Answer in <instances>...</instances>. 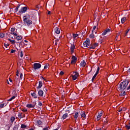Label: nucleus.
Segmentation results:
<instances>
[{
    "label": "nucleus",
    "instance_id": "obj_30",
    "mask_svg": "<svg viewBox=\"0 0 130 130\" xmlns=\"http://www.w3.org/2000/svg\"><path fill=\"white\" fill-rule=\"evenodd\" d=\"M18 128H19V125H15L13 127V130L18 129Z\"/></svg>",
    "mask_w": 130,
    "mask_h": 130
},
{
    "label": "nucleus",
    "instance_id": "obj_38",
    "mask_svg": "<svg viewBox=\"0 0 130 130\" xmlns=\"http://www.w3.org/2000/svg\"><path fill=\"white\" fill-rule=\"evenodd\" d=\"M19 11V8H18L17 7H16L15 8V9L14 10V13H17V12Z\"/></svg>",
    "mask_w": 130,
    "mask_h": 130
},
{
    "label": "nucleus",
    "instance_id": "obj_62",
    "mask_svg": "<svg viewBox=\"0 0 130 130\" xmlns=\"http://www.w3.org/2000/svg\"><path fill=\"white\" fill-rule=\"evenodd\" d=\"M16 76H17V77H19V72H18V71L17 72Z\"/></svg>",
    "mask_w": 130,
    "mask_h": 130
},
{
    "label": "nucleus",
    "instance_id": "obj_27",
    "mask_svg": "<svg viewBox=\"0 0 130 130\" xmlns=\"http://www.w3.org/2000/svg\"><path fill=\"white\" fill-rule=\"evenodd\" d=\"M5 106H7V104H1L0 105V108H4V107H5Z\"/></svg>",
    "mask_w": 130,
    "mask_h": 130
},
{
    "label": "nucleus",
    "instance_id": "obj_35",
    "mask_svg": "<svg viewBox=\"0 0 130 130\" xmlns=\"http://www.w3.org/2000/svg\"><path fill=\"white\" fill-rule=\"evenodd\" d=\"M18 117H19L20 118H23V116L22 115L21 113H19L18 115Z\"/></svg>",
    "mask_w": 130,
    "mask_h": 130
},
{
    "label": "nucleus",
    "instance_id": "obj_46",
    "mask_svg": "<svg viewBox=\"0 0 130 130\" xmlns=\"http://www.w3.org/2000/svg\"><path fill=\"white\" fill-rule=\"evenodd\" d=\"M93 44L94 46H95V48H96V46H98V43H95Z\"/></svg>",
    "mask_w": 130,
    "mask_h": 130
},
{
    "label": "nucleus",
    "instance_id": "obj_56",
    "mask_svg": "<svg viewBox=\"0 0 130 130\" xmlns=\"http://www.w3.org/2000/svg\"><path fill=\"white\" fill-rule=\"evenodd\" d=\"M20 6H21V5L18 4V5H17V6L16 7V8H17L19 9V8H20Z\"/></svg>",
    "mask_w": 130,
    "mask_h": 130
},
{
    "label": "nucleus",
    "instance_id": "obj_8",
    "mask_svg": "<svg viewBox=\"0 0 130 130\" xmlns=\"http://www.w3.org/2000/svg\"><path fill=\"white\" fill-rule=\"evenodd\" d=\"M77 59H78V58H77L75 56L73 55L72 57V60L71 62V64H73L74 63H76Z\"/></svg>",
    "mask_w": 130,
    "mask_h": 130
},
{
    "label": "nucleus",
    "instance_id": "obj_48",
    "mask_svg": "<svg viewBox=\"0 0 130 130\" xmlns=\"http://www.w3.org/2000/svg\"><path fill=\"white\" fill-rule=\"evenodd\" d=\"M22 111H23V112H27V111H28V110H27V109H23L22 110Z\"/></svg>",
    "mask_w": 130,
    "mask_h": 130
},
{
    "label": "nucleus",
    "instance_id": "obj_4",
    "mask_svg": "<svg viewBox=\"0 0 130 130\" xmlns=\"http://www.w3.org/2000/svg\"><path fill=\"white\" fill-rule=\"evenodd\" d=\"M41 68V64L39 63H34L33 69L36 71V70H39Z\"/></svg>",
    "mask_w": 130,
    "mask_h": 130
},
{
    "label": "nucleus",
    "instance_id": "obj_12",
    "mask_svg": "<svg viewBox=\"0 0 130 130\" xmlns=\"http://www.w3.org/2000/svg\"><path fill=\"white\" fill-rule=\"evenodd\" d=\"M43 85V83H42V81H39V86L37 87V89H41V87Z\"/></svg>",
    "mask_w": 130,
    "mask_h": 130
},
{
    "label": "nucleus",
    "instance_id": "obj_51",
    "mask_svg": "<svg viewBox=\"0 0 130 130\" xmlns=\"http://www.w3.org/2000/svg\"><path fill=\"white\" fill-rule=\"evenodd\" d=\"M63 74H64L63 72L61 71V72H60L59 75H60V76H62V75H63Z\"/></svg>",
    "mask_w": 130,
    "mask_h": 130
},
{
    "label": "nucleus",
    "instance_id": "obj_36",
    "mask_svg": "<svg viewBox=\"0 0 130 130\" xmlns=\"http://www.w3.org/2000/svg\"><path fill=\"white\" fill-rule=\"evenodd\" d=\"M99 71H100V68H99V67H98V69L96 70V72L95 73L96 74H99Z\"/></svg>",
    "mask_w": 130,
    "mask_h": 130
},
{
    "label": "nucleus",
    "instance_id": "obj_63",
    "mask_svg": "<svg viewBox=\"0 0 130 130\" xmlns=\"http://www.w3.org/2000/svg\"><path fill=\"white\" fill-rule=\"evenodd\" d=\"M127 72L130 73V68L128 69Z\"/></svg>",
    "mask_w": 130,
    "mask_h": 130
},
{
    "label": "nucleus",
    "instance_id": "obj_42",
    "mask_svg": "<svg viewBox=\"0 0 130 130\" xmlns=\"http://www.w3.org/2000/svg\"><path fill=\"white\" fill-rule=\"evenodd\" d=\"M15 52H16V50H11V53H15Z\"/></svg>",
    "mask_w": 130,
    "mask_h": 130
},
{
    "label": "nucleus",
    "instance_id": "obj_21",
    "mask_svg": "<svg viewBox=\"0 0 130 130\" xmlns=\"http://www.w3.org/2000/svg\"><path fill=\"white\" fill-rule=\"evenodd\" d=\"M17 97V94L13 96L12 98H11L10 99L8 100V101H12V100H13V99H15Z\"/></svg>",
    "mask_w": 130,
    "mask_h": 130
},
{
    "label": "nucleus",
    "instance_id": "obj_14",
    "mask_svg": "<svg viewBox=\"0 0 130 130\" xmlns=\"http://www.w3.org/2000/svg\"><path fill=\"white\" fill-rule=\"evenodd\" d=\"M31 95L35 99L38 98V95H37L36 92H31Z\"/></svg>",
    "mask_w": 130,
    "mask_h": 130
},
{
    "label": "nucleus",
    "instance_id": "obj_55",
    "mask_svg": "<svg viewBox=\"0 0 130 130\" xmlns=\"http://www.w3.org/2000/svg\"><path fill=\"white\" fill-rule=\"evenodd\" d=\"M43 130H48V127H45V128H43Z\"/></svg>",
    "mask_w": 130,
    "mask_h": 130
},
{
    "label": "nucleus",
    "instance_id": "obj_26",
    "mask_svg": "<svg viewBox=\"0 0 130 130\" xmlns=\"http://www.w3.org/2000/svg\"><path fill=\"white\" fill-rule=\"evenodd\" d=\"M97 75H98V73H96L94 75V76H93L91 81L92 82H93L94 80L95 79V78H96V77H97Z\"/></svg>",
    "mask_w": 130,
    "mask_h": 130
},
{
    "label": "nucleus",
    "instance_id": "obj_15",
    "mask_svg": "<svg viewBox=\"0 0 130 130\" xmlns=\"http://www.w3.org/2000/svg\"><path fill=\"white\" fill-rule=\"evenodd\" d=\"M81 116L82 118L86 119V114L85 113V112L83 111L81 112Z\"/></svg>",
    "mask_w": 130,
    "mask_h": 130
},
{
    "label": "nucleus",
    "instance_id": "obj_57",
    "mask_svg": "<svg viewBox=\"0 0 130 130\" xmlns=\"http://www.w3.org/2000/svg\"><path fill=\"white\" fill-rule=\"evenodd\" d=\"M95 29H96V26L95 25H94V26H93V28H92V30H95Z\"/></svg>",
    "mask_w": 130,
    "mask_h": 130
},
{
    "label": "nucleus",
    "instance_id": "obj_17",
    "mask_svg": "<svg viewBox=\"0 0 130 130\" xmlns=\"http://www.w3.org/2000/svg\"><path fill=\"white\" fill-rule=\"evenodd\" d=\"M126 20V17H122L121 19V22L122 24H124V22Z\"/></svg>",
    "mask_w": 130,
    "mask_h": 130
},
{
    "label": "nucleus",
    "instance_id": "obj_2",
    "mask_svg": "<svg viewBox=\"0 0 130 130\" xmlns=\"http://www.w3.org/2000/svg\"><path fill=\"white\" fill-rule=\"evenodd\" d=\"M23 21L26 24L27 26H30V25H32V20H30V15H28V16H23Z\"/></svg>",
    "mask_w": 130,
    "mask_h": 130
},
{
    "label": "nucleus",
    "instance_id": "obj_25",
    "mask_svg": "<svg viewBox=\"0 0 130 130\" xmlns=\"http://www.w3.org/2000/svg\"><path fill=\"white\" fill-rule=\"evenodd\" d=\"M89 48V49H95V48L93 44L92 45H90Z\"/></svg>",
    "mask_w": 130,
    "mask_h": 130
},
{
    "label": "nucleus",
    "instance_id": "obj_49",
    "mask_svg": "<svg viewBox=\"0 0 130 130\" xmlns=\"http://www.w3.org/2000/svg\"><path fill=\"white\" fill-rule=\"evenodd\" d=\"M130 90V85L128 86V87H126V91H128Z\"/></svg>",
    "mask_w": 130,
    "mask_h": 130
},
{
    "label": "nucleus",
    "instance_id": "obj_52",
    "mask_svg": "<svg viewBox=\"0 0 130 130\" xmlns=\"http://www.w3.org/2000/svg\"><path fill=\"white\" fill-rule=\"evenodd\" d=\"M65 5H67V6H70V3L69 2H66Z\"/></svg>",
    "mask_w": 130,
    "mask_h": 130
},
{
    "label": "nucleus",
    "instance_id": "obj_58",
    "mask_svg": "<svg viewBox=\"0 0 130 130\" xmlns=\"http://www.w3.org/2000/svg\"><path fill=\"white\" fill-rule=\"evenodd\" d=\"M121 111H122V109H120L118 111V112H121Z\"/></svg>",
    "mask_w": 130,
    "mask_h": 130
},
{
    "label": "nucleus",
    "instance_id": "obj_16",
    "mask_svg": "<svg viewBox=\"0 0 130 130\" xmlns=\"http://www.w3.org/2000/svg\"><path fill=\"white\" fill-rule=\"evenodd\" d=\"M55 32L56 34H59L60 33V30H59V28L56 27L55 28Z\"/></svg>",
    "mask_w": 130,
    "mask_h": 130
},
{
    "label": "nucleus",
    "instance_id": "obj_50",
    "mask_svg": "<svg viewBox=\"0 0 130 130\" xmlns=\"http://www.w3.org/2000/svg\"><path fill=\"white\" fill-rule=\"evenodd\" d=\"M38 105L39 106H42V103L39 102Z\"/></svg>",
    "mask_w": 130,
    "mask_h": 130
},
{
    "label": "nucleus",
    "instance_id": "obj_54",
    "mask_svg": "<svg viewBox=\"0 0 130 130\" xmlns=\"http://www.w3.org/2000/svg\"><path fill=\"white\" fill-rule=\"evenodd\" d=\"M18 77H15V81L16 82H18Z\"/></svg>",
    "mask_w": 130,
    "mask_h": 130
},
{
    "label": "nucleus",
    "instance_id": "obj_39",
    "mask_svg": "<svg viewBox=\"0 0 130 130\" xmlns=\"http://www.w3.org/2000/svg\"><path fill=\"white\" fill-rule=\"evenodd\" d=\"M4 46H5V47H6V48H8V46H9V45H10V44H6V43H4Z\"/></svg>",
    "mask_w": 130,
    "mask_h": 130
},
{
    "label": "nucleus",
    "instance_id": "obj_59",
    "mask_svg": "<svg viewBox=\"0 0 130 130\" xmlns=\"http://www.w3.org/2000/svg\"><path fill=\"white\" fill-rule=\"evenodd\" d=\"M69 37H71V38H70V40H71L72 39V35L71 34H69Z\"/></svg>",
    "mask_w": 130,
    "mask_h": 130
},
{
    "label": "nucleus",
    "instance_id": "obj_23",
    "mask_svg": "<svg viewBox=\"0 0 130 130\" xmlns=\"http://www.w3.org/2000/svg\"><path fill=\"white\" fill-rule=\"evenodd\" d=\"M73 36L74 38V41H75V39H76V38L79 36V34H73Z\"/></svg>",
    "mask_w": 130,
    "mask_h": 130
},
{
    "label": "nucleus",
    "instance_id": "obj_41",
    "mask_svg": "<svg viewBox=\"0 0 130 130\" xmlns=\"http://www.w3.org/2000/svg\"><path fill=\"white\" fill-rule=\"evenodd\" d=\"M69 130H77V129H76V127H75V128L74 129V128H73L72 127H70Z\"/></svg>",
    "mask_w": 130,
    "mask_h": 130
},
{
    "label": "nucleus",
    "instance_id": "obj_33",
    "mask_svg": "<svg viewBox=\"0 0 130 130\" xmlns=\"http://www.w3.org/2000/svg\"><path fill=\"white\" fill-rule=\"evenodd\" d=\"M37 123L39 124V125H41V124H42V121L38 120L37 121Z\"/></svg>",
    "mask_w": 130,
    "mask_h": 130
},
{
    "label": "nucleus",
    "instance_id": "obj_29",
    "mask_svg": "<svg viewBox=\"0 0 130 130\" xmlns=\"http://www.w3.org/2000/svg\"><path fill=\"white\" fill-rule=\"evenodd\" d=\"M27 127V125H25L24 124H22L21 125V128H26Z\"/></svg>",
    "mask_w": 130,
    "mask_h": 130
},
{
    "label": "nucleus",
    "instance_id": "obj_40",
    "mask_svg": "<svg viewBox=\"0 0 130 130\" xmlns=\"http://www.w3.org/2000/svg\"><path fill=\"white\" fill-rule=\"evenodd\" d=\"M12 35H14V36H18V34H17L16 32H12L11 33Z\"/></svg>",
    "mask_w": 130,
    "mask_h": 130
},
{
    "label": "nucleus",
    "instance_id": "obj_43",
    "mask_svg": "<svg viewBox=\"0 0 130 130\" xmlns=\"http://www.w3.org/2000/svg\"><path fill=\"white\" fill-rule=\"evenodd\" d=\"M20 57H23V51H20Z\"/></svg>",
    "mask_w": 130,
    "mask_h": 130
},
{
    "label": "nucleus",
    "instance_id": "obj_32",
    "mask_svg": "<svg viewBox=\"0 0 130 130\" xmlns=\"http://www.w3.org/2000/svg\"><path fill=\"white\" fill-rule=\"evenodd\" d=\"M73 76L74 77H76V78H78V77L79 76V73L78 72H75Z\"/></svg>",
    "mask_w": 130,
    "mask_h": 130
},
{
    "label": "nucleus",
    "instance_id": "obj_34",
    "mask_svg": "<svg viewBox=\"0 0 130 130\" xmlns=\"http://www.w3.org/2000/svg\"><path fill=\"white\" fill-rule=\"evenodd\" d=\"M49 67V64L47 63L44 67V70H46V69H47Z\"/></svg>",
    "mask_w": 130,
    "mask_h": 130
},
{
    "label": "nucleus",
    "instance_id": "obj_60",
    "mask_svg": "<svg viewBox=\"0 0 130 130\" xmlns=\"http://www.w3.org/2000/svg\"><path fill=\"white\" fill-rule=\"evenodd\" d=\"M50 14H51V12L48 11V15H50Z\"/></svg>",
    "mask_w": 130,
    "mask_h": 130
},
{
    "label": "nucleus",
    "instance_id": "obj_24",
    "mask_svg": "<svg viewBox=\"0 0 130 130\" xmlns=\"http://www.w3.org/2000/svg\"><path fill=\"white\" fill-rule=\"evenodd\" d=\"M125 91L123 90L121 91L120 96H125Z\"/></svg>",
    "mask_w": 130,
    "mask_h": 130
},
{
    "label": "nucleus",
    "instance_id": "obj_61",
    "mask_svg": "<svg viewBox=\"0 0 130 130\" xmlns=\"http://www.w3.org/2000/svg\"><path fill=\"white\" fill-rule=\"evenodd\" d=\"M55 42H58V41H59V39H57L56 40H55Z\"/></svg>",
    "mask_w": 130,
    "mask_h": 130
},
{
    "label": "nucleus",
    "instance_id": "obj_44",
    "mask_svg": "<svg viewBox=\"0 0 130 130\" xmlns=\"http://www.w3.org/2000/svg\"><path fill=\"white\" fill-rule=\"evenodd\" d=\"M11 32H14L15 31V28H13V27H12L11 28Z\"/></svg>",
    "mask_w": 130,
    "mask_h": 130
},
{
    "label": "nucleus",
    "instance_id": "obj_7",
    "mask_svg": "<svg viewBox=\"0 0 130 130\" xmlns=\"http://www.w3.org/2000/svg\"><path fill=\"white\" fill-rule=\"evenodd\" d=\"M36 105V102L35 101L32 103V104H27L26 105V107H27V108H34Z\"/></svg>",
    "mask_w": 130,
    "mask_h": 130
},
{
    "label": "nucleus",
    "instance_id": "obj_1",
    "mask_svg": "<svg viewBox=\"0 0 130 130\" xmlns=\"http://www.w3.org/2000/svg\"><path fill=\"white\" fill-rule=\"evenodd\" d=\"M129 79H126L120 83L118 86V89L120 92H122V91H124L126 89V87L129 84Z\"/></svg>",
    "mask_w": 130,
    "mask_h": 130
},
{
    "label": "nucleus",
    "instance_id": "obj_3",
    "mask_svg": "<svg viewBox=\"0 0 130 130\" xmlns=\"http://www.w3.org/2000/svg\"><path fill=\"white\" fill-rule=\"evenodd\" d=\"M28 10V8L27 7H21V9L19 10V12L17 13L18 15H20V14H24L26 13Z\"/></svg>",
    "mask_w": 130,
    "mask_h": 130
},
{
    "label": "nucleus",
    "instance_id": "obj_11",
    "mask_svg": "<svg viewBox=\"0 0 130 130\" xmlns=\"http://www.w3.org/2000/svg\"><path fill=\"white\" fill-rule=\"evenodd\" d=\"M87 64V63H86V61H85V60H83L80 63V66L81 67H82V68H85V66Z\"/></svg>",
    "mask_w": 130,
    "mask_h": 130
},
{
    "label": "nucleus",
    "instance_id": "obj_19",
    "mask_svg": "<svg viewBox=\"0 0 130 130\" xmlns=\"http://www.w3.org/2000/svg\"><path fill=\"white\" fill-rule=\"evenodd\" d=\"M78 117H79V112H76L75 113L74 118H75V119H77Z\"/></svg>",
    "mask_w": 130,
    "mask_h": 130
},
{
    "label": "nucleus",
    "instance_id": "obj_37",
    "mask_svg": "<svg viewBox=\"0 0 130 130\" xmlns=\"http://www.w3.org/2000/svg\"><path fill=\"white\" fill-rule=\"evenodd\" d=\"M0 37H1V38H4V37H5V34H0Z\"/></svg>",
    "mask_w": 130,
    "mask_h": 130
},
{
    "label": "nucleus",
    "instance_id": "obj_13",
    "mask_svg": "<svg viewBox=\"0 0 130 130\" xmlns=\"http://www.w3.org/2000/svg\"><path fill=\"white\" fill-rule=\"evenodd\" d=\"M102 114H103L102 112L99 113V114L96 118V119L98 121L100 120V119H101V116H102Z\"/></svg>",
    "mask_w": 130,
    "mask_h": 130
},
{
    "label": "nucleus",
    "instance_id": "obj_10",
    "mask_svg": "<svg viewBox=\"0 0 130 130\" xmlns=\"http://www.w3.org/2000/svg\"><path fill=\"white\" fill-rule=\"evenodd\" d=\"M108 32H110V29L108 28L107 29H106L104 31V32L102 33V35H103V36H105V35L106 34H107V33H108Z\"/></svg>",
    "mask_w": 130,
    "mask_h": 130
},
{
    "label": "nucleus",
    "instance_id": "obj_45",
    "mask_svg": "<svg viewBox=\"0 0 130 130\" xmlns=\"http://www.w3.org/2000/svg\"><path fill=\"white\" fill-rule=\"evenodd\" d=\"M73 80H74V81L77 80V77L76 76H74V75L73 76Z\"/></svg>",
    "mask_w": 130,
    "mask_h": 130
},
{
    "label": "nucleus",
    "instance_id": "obj_5",
    "mask_svg": "<svg viewBox=\"0 0 130 130\" xmlns=\"http://www.w3.org/2000/svg\"><path fill=\"white\" fill-rule=\"evenodd\" d=\"M83 45L84 47H87L90 45V40L87 39L85 41H84L83 43Z\"/></svg>",
    "mask_w": 130,
    "mask_h": 130
},
{
    "label": "nucleus",
    "instance_id": "obj_53",
    "mask_svg": "<svg viewBox=\"0 0 130 130\" xmlns=\"http://www.w3.org/2000/svg\"><path fill=\"white\" fill-rule=\"evenodd\" d=\"M129 31V29H127L125 33V36H126V35L127 34V33H128Z\"/></svg>",
    "mask_w": 130,
    "mask_h": 130
},
{
    "label": "nucleus",
    "instance_id": "obj_6",
    "mask_svg": "<svg viewBox=\"0 0 130 130\" xmlns=\"http://www.w3.org/2000/svg\"><path fill=\"white\" fill-rule=\"evenodd\" d=\"M75 41H74L73 43L71 44V46L70 47L71 53L73 54L74 53V50H75Z\"/></svg>",
    "mask_w": 130,
    "mask_h": 130
},
{
    "label": "nucleus",
    "instance_id": "obj_31",
    "mask_svg": "<svg viewBox=\"0 0 130 130\" xmlns=\"http://www.w3.org/2000/svg\"><path fill=\"white\" fill-rule=\"evenodd\" d=\"M90 38H91V39H93V38H95V36H94V34H91L89 36Z\"/></svg>",
    "mask_w": 130,
    "mask_h": 130
},
{
    "label": "nucleus",
    "instance_id": "obj_18",
    "mask_svg": "<svg viewBox=\"0 0 130 130\" xmlns=\"http://www.w3.org/2000/svg\"><path fill=\"white\" fill-rule=\"evenodd\" d=\"M67 117H68V113H65L62 115L61 119H66Z\"/></svg>",
    "mask_w": 130,
    "mask_h": 130
},
{
    "label": "nucleus",
    "instance_id": "obj_28",
    "mask_svg": "<svg viewBox=\"0 0 130 130\" xmlns=\"http://www.w3.org/2000/svg\"><path fill=\"white\" fill-rule=\"evenodd\" d=\"M9 41H10V42H11V43L12 44H15L16 43V41L13 40H11V39H9Z\"/></svg>",
    "mask_w": 130,
    "mask_h": 130
},
{
    "label": "nucleus",
    "instance_id": "obj_20",
    "mask_svg": "<svg viewBox=\"0 0 130 130\" xmlns=\"http://www.w3.org/2000/svg\"><path fill=\"white\" fill-rule=\"evenodd\" d=\"M16 119V118H15L14 116H12L10 118V120L11 121L12 123H14V121H15V120Z\"/></svg>",
    "mask_w": 130,
    "mask_h": 130
},
{
    "label": "nucleus",
    "instance_id": "obj_9",
    "mask_svg": "<svg viewBox=\"0 0 130 130\" xmlns=\"http://www.w3.org/2000/svg\"><path fill=\"white\" fill-rule=\"evenodd\" d=\"M43 90H42V89H40L38 91V95L39 96H40V97H43Z\"/></svg>",
    "mask_w": 130,
    "mask_h": 130
},
{
    "label": "nucleus",
    "instance_id": "obj_64",
    "mask_svg": "<svg viewBox=\"0 0 130 130\" xmlns=\"http://www.w3.org/2000/svg\"><path fill=\"white\" fill-rule=\"evenodd\" d=\"M91 72H92V68H91V70H90V72H88V74H90V73H91Z\"/></svg>",
    "mask_w": 130,
    "mask_h": 130
},
{
    "label": "nucleus",
    "instance_id": "obj_47",
    "mask_svg": "<svg viewBox=\"0 0 130 130\" xmlns=\"http://www.w3.org/2000/svg\"><path fill=\"white\" fill-rule=\"evenodd\" d=\"M20 78L21 80L23 79V74L22 73L20 74Z\"/></svg>",
    "mask_w": 130,
    "mask_h": 130
},
{
    "label": "nucleus",
    "instance_id": "obj_22",
    "mask_svg": "<svg viewBox=\"0 0 130 130\" xmlns=\"http://www.w3.org/2000/svg\"><path fill=\"white\" fill-rule=\"evenodd\" d=\"M23 39V37H22L21 36H17L16 37V39L17 40H18V41H19V40H21V39Z\"/></svg>",
    "mask_w": 130,
    "mask_h": 130
}]
</instances>
